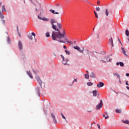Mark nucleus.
<instances>
[{"instance_id":"4c0bfd02","label":"nucleus","mask_w":129,"mask_h":129,"mask_svg":"<svg viewBox=\"0 0 129 129\" xmlns=\"http://www.w3.org/2000/svg\"><path fill=\"white\" fill-rule=\"evenodd\" d=\"M61 58L62 59L63 61H64V60H65V58L64 57V56L63 55H61Z\"/></svg>"},{"instance_id":"c03bdc74","label":"nucleus","mask_w":129,"mask_h":129,"mask_svg":"<svg viewBox=\"0 0 129 129\" xmlns=\"http://www.w3.org/2000/svg\"><path fill=\"white\" fill-rule=\"evenodd\" d=\"M125 84L126 85H128V81H126Z\"/></svg>"},{"instance_id":"aec40b11","label":"nucleus","mask_w":129,"mask_h":129,"mask_svg":"<svg viewBox=\"0 0 129 129\" xmlns=\"http://www.w3.org/2000/svg\"><path fill=\"white\" fill-rule=\"evenodd\" d=\"M105 14L106 17H108V15L109 14V12H108V9H106Z\"/></svg>"},{"instance_id":"20e7f679","label":"nucleus","mask_w":129,"mask_h":129,"mask_svg":"<svg viewBox=\"0 0 129 129\" xmlns=\"http://www.w3.org/2000/svg\"><path fill=\"white\" fill-rule=\"evenodd\" d=\"M103 86H104V83L101 82H100L97 85L98 88H101V87H103Z\"/></svg>"},{"instance_id":"c85d7f7f","label":"nucleus","mask_w":129,"mask_h":129,"mask_svg":"<svg viewBox=\"0 0 129 129\" xmlns=\"http://www.w3.org/2000/svg\"><path fill=\"white\" fill-rule=\"evenodd\" d=\"M105 59L103 60V59H102V62H108V60H107V57H105Z\"/></svg>"},{"instance_id":"2f4dec72","label":"nucleus","mask_w":129,"mask_h":129,"mask_svg":"<svg viewBox=\"0 0 129 129\" xmlns=\"http://www.w3.org/2000/svg\"><path fill=\"white\" fill-rule=\"evenodd\" d=\"M96 11L97 12H99V11H100V8H99V7H97V8H96Z\"/></svg>"},{"instance_id":"473e14b6","label":"nucleus","mask_w":129,"mask_h":129,"mask_svg":"<svg viewBox=\"0 0 129 129\" xmlns=\"http://www.w3.org/2000/svg\"><path fill=\"white\" fill-rule=\"evenodd\" d=\"M46 36L47 37H50V33L47 32V33H46Z\"/></svg>"},{"instance_id":"423d86ee","label":"nucleus","mask_w":129,"mask_h":129,"mask_svg":"<svg viewBox=\"0 0 129 129\" xmlns=\"http://www.w3.org/2000/svg\"><path fill=\"white\" fill-rule=\"evenodd\" d=\"M18 47H19L20 51L22 50V49H23V43H22V42H21V41H19Z\"/></svg>"},{"instance_id":"f257e3e1","label":"nucleus","mask_w":129,"mask_h":129,"mask_svg":"<svg viewBox=\"0 0 129 129\" xmlns=\"http://www.w3.org/2000/svg\"><path fill=\"white\" fill-rule=\"evenodd\" d=\"M54 23H56V21L54 19L51 20V24L52 25V28L55 31H57V32L53 31L52 33V39L54 41H59L60 42L62 41V39L64 38V35L66 34L65 32V30L62 29V33L60 32V30L56 27V26L54 25Z\"/></svg>"},{"instance_id":"f704fd0d","label":"nucleus","mask_w":129,"mask_h":129,"mask_svg":"<svg viewBox=\"0 0 129 129\" xmlns=\"http://www.w3.org/2000/svg\"><path fill=\"white\" fill-rule=\"evenodd\" d=\"M7 40L9 43H11V39H10V37H8Z\"/></svg>"},{"instance_id":"4468645a","label":"nucleus","mask_w":129,"mask_h":129,"mask_svg":"<svg viewBox=\"0 0 129 129\" xmlns=\"http://www.w3.org/2000/svg\"><path fill=\"white\" fill-rule=\"evenodd\" d=\"M114 76H117V78H118L119 80H120V76L118 75L117 73H113Z\"/></svg>"},{"instance_id":"72a5a7b5","label":"nucleus","mask_w":129,"mask_h":129,"mask_svg":"<svg viewBox=\"0 0 129 129\" xmlns=\"http://www.w3.org/2000/svg\"><path fill=\"white\" fill-rule=\"evenodd\" d=\"M65 52H66V54H67V55H70V52H69V51L65 50Z\"/></svg>"},{"instance_id":"13d9d810","label":"nucleus","mask_w":129,"mask_h":129,"mask_svg":"<svg viewBox=\"0 0 129 129\" xmlns=\"http://www.w3.org/2000/svg\"><path fill=\"white\" fill-rule=\"evenodd\" d=\"M111 58H109V62H111Z\"/></svg>"},{"instance_id":"bf43d9fd","label":"nucleus","mask_w":129,"mask_h":129,"mask_svg":"<svg viewBox=\"0 0 129 129\" xmlns=\"http://www.w3.org/2000/svg\"><path fill=\"white\" fill-rule=\"evenodd\" d=\"M87 74L89 75V72H88V71H87Z\"/></svg>"},{"instance_id":"09e8293b","label":"nucleus","mask_w":129,"mask_h":129,"mask_svg":"<svg viewBox=\"0 0 129 129\" xmlns=\"http://www.w3.org/2000/svg\"><path fill=\"white\" fill-rule=\"evenodd\" d=\"M18 35H19V36L20 37V38H21V33L18 32Z\"/></svg>"},{"instance_id":"cd10ccee","label":"nucleus","mask_w":129,"mask_h":129,"mask_svg":"<svg viewBox=\"0 0 129 129\" xmlns=\"http://www.w3.org/2000/svg\"><path fill=\"white\" fill-rule=\"evenodd\" d=\"M119 65L121 67H123V66H124V64H123V62H119Z\"/></svg>"},{"instance_id":"c756f323","label":"nucleus","mask_w":129,"mask_h":129,"mask_svg":"<svg viewBox=\"0 0 129 129\" xmlns=\"http://www.w3.org/2000/svg\"><path fill=\"white\" fill-rule=\"evenodd\" d=\"M92 83H91V82H88V83H87V86H92Z\"/></svg>"},{"instance_id":"6ab92c4d","label":"nucleus","mask_w":129,"mask_h":129,"mask_svg":"<svg viewBox=\"0 0 129 129\" xmlns=\"http://www.w3.org/2000/svg\"><path fill=\"white\" fill-rule=\"evenodd\" d=\"M42 21H44V22H49V18L44 17L42 18Z\"/></svg>"},{"instance_id":"ddd939ff","label":"nucleus","mask_w":129,"mask_h":129,"mask_svg":"<svg viewBox=\"0 0 129 129\" xmlns=\"http://www.w3.org/2000/svg\"><path fill=\"white\" fill-rule=\"evenodd\" d=\"M121 50H122V52L124 54V55H125V56H126V57H127V55L126 53V51L124 50V47H121Z\"/></svg>"},{"instance_id":"69168bd1","label":"nucleus","mask_w":129,"mask_h":129,"mask_svg":"<svg viewBox=\"0 0 129 129\" xmlns=\"http://www.w3.org/2000/svg\"><path fill=\"white\" fill-rule=\"evenodd\" d=\"M74 43H76V41H75L74 42Z\"/></svg>"},{"instance_id":"5fc2aeb1","label":"nucleus","mask_w":129,"mask_h":129,"mask_svg":"<svg viewBox=\"0 0 129 129\" xmlns=\"http://www.w3.org/2000/svg\"><path fill=\"white\" fill-rule=\"evenodd\" d=\"M126 76L129 77V74H126Z\"/></svg>"},{"instance_id":"ea45409f","label":"nucleus","mask_w":129,"mask_h":129,"mask_svg":"<svg viewBox=\"0 0 129 129\" xmlns=\"http://www.w3.org/2000/svg\"><path fill=\"white\" fill-rule=\"evenodd\" d=\"M43 12H44V9H42L40 11V16H41V14H42V13H43Z\"/></svg>"},{"instance_id":"9b49d317","label":"nucleus","mask_w":129,"mask_h":129,"mask_svg":"<svg viewBox=\"0 0 129 129\" xmlns=\"http://www.w3.org/2000/svg\"><path fill=\"white\" fill-rule=\"evenodd\" d=\"M36 80L38 81V82L39 83L40 86H42V81H41L40 77H36Z\"/></svg>"},{"instance_id":"393cba45","label":"nucleus","mask_w":129,"mask_h":129,"mask_svg":"<svg viewBox=\"0 0 129 129\" xmlns=\"http://www.w3.org/2000/svg\"><path fill=\"white\" fill-rule=\"evenodd\" d=\"M57 23V27L59 29H62V26L61 25V24L60 23Z\"/></svg>"},{"instance_id":"39448f33","label":"nucleus","mask_w":129,"mask_h":129,"mask_svg":"<svg viewBox=\"0 0 129 129\" xmlns=\"http://www.w3.org/2000/svg\"><path fill=\"white\" fill-rule=\"evenodd\" d=\"M32 35H28V38L29 39H30V40H33V36H34V37L35 38V37H36V34H35V33L32 32L31 33Z\"/></svg>"},{"instance_id":"680f3d73","label":"nucleus","mask_w":129,"mask_h":129,"mask_svg":"<svg viewBox=\"0 0 129 129\" xmlns=\"http://www.w3.org/2000/svg\"><path fill=\"white\" fill-rule=\"evenodd\" d=\"M94 13L95 14L97 13L96 12H95V11H94Z\"/></svg>"},{"instance_id":"e2e57ef3","label":"nucleus","mask_w":129,"mask_h":129,"mask_svg":"<svg viewBox=\"0 0 129 129\" xmlns=\"http://www.w3.org/2000/svg\"><path fill=\"white\" fill-rule=\"evenodd\" d=\"M127 40L129 41V38L128 37L127 38Z\"/></svg>"},{"instance_id":"5701e85b","label":"nucleus","mask_w":129,"mask_h":129,"mask_svg":"<svg viewBox=\"0 0 129 129\" xmlns=\"http://www.w3.org/2000/svg\"><path fill=\"white\" fill-rule=\"evenodd\" d=\"M60 114H61V117H62V118H63V119H65V120L66 121H67V120H66V117H65V116H64V114H63V113L61 112Z\"/></svg>"},{"instance_id":"338daca9","label":"nucleus","mask_w":129,"mask_h":129,"mask_svg":"<svg viewBox=\"0 0 129 129\" xmlns=\"http://www.w3.org/2000/svg\"><path fill=\"white\" fill-rule=\"evenodd\" d=\"M116 94H118V93H117H117H116Z\"/></svg>"},{"instance_id":"a211bd4d","label":"nucleus","mask_w":129,"mask_h":129,"mask_svg":"<svg viewBox=\"0 0 129 129\" xmlns=\"http://www.w3.org/2000/svg\"><path fill=\"white\" fill-rule=\"evenodd\" d=\"M98 91L97 90H95L93 91V96H96L97 95V93Z\"/></svg>"},{"instance_id":"de8ad7c7","label":"nucleus","mask_w":129,"mask_h":129,"mask_svg":"<svg viewBox=\"0 0 129 129\" xmlns=\"http://www.w3.org/2000/svg\"><path fill=\"white\" fill-rule=\"evenodd\" d=\"M63 48L64 49H67V47L65 45H63Z\"/></svg>"},{"instance_id":"f03ea898","label":"nucleus","mask_w":129,"mask_h":129,"mask_svg":"<svg viewBox=\"0 0 129 129\" xmlns=\"http://www.w3.org/2000/svg\"><path fill=\"white\" fill-rule=\"evenodd\" d=\"M61 41H58V42H59L60 43H65V42H68V43H69L70 44H72L71 41H68V39H67V37H66L65 34L64 35V37L61 39Z\"/></svg>"},{"instance_id":"b1692460","label":"nucleus","mask_w":129,"mask_h":129,"mask_svg":"<svg viewBox=\"0 0 129 129\" xmlns=\"http://www.w3.org/2000/svg\"><path fill=\"white\" fill-rule=\"evenodd\" d=\"M0 18L1 19H4V18H5V16H4V14H3V13L1 11H0Z\"/></svg>"},{"instance_id":"e433bc0d","label":"nucleus","mask_w":129,"mask_h":129,"mask_svg":"<svg viewBox=\"0 0 129 129\" xmlns=\"http://www.w3.org/2000/svg\"><path fill=\"white\" fill-rule=\"evenodd\" d=\"M38 19H39V20H42L43 19V18H42V17L40 16H38Z\"/></svg>"},{"instance_id":"9d476101","label":"nucleus","mask_w":129,"mask_h":129,"mask_svg":"<svg viewBox=\"0 0 129 129\" xmlns=\"http://www.w3.org/2000/svg\"><path fill=\"white\" fill-rule=\"evenodd\" d=\"M49 12L52 13V14H53V15H59V13L58 12H55V10H53L52 9H50L49 10Z\"/></svg>"},{"instance_id":"8fccbe9b","label":"nucleus","mask_w":129,"mask_h":129,"mask_svg":"<svg viewBox=\"0 0 129 129\" xmlns=\"http://www.w3.org/2000/svg\"><path fill=\"white\" fill-rule=\"evenodd\" d=\"M62 63L64 65H66V64H67V62H64V61H63Z\"/></svg>"},{"instance_id":"412c9836","label":"nucleus","mask_w":129,"mask_h":129,"mask_svg":"<svg viewBox=\"0 0 129 129\" xmlns=\"http://www.w3.org/2000/svg\"><path fill=\"white\" fill-rule=\"evenodd\" d=\"M90 77H91V78H95V74L93 73H91Z\"/></svg>"},{"instance_id":"f3484780","label":"nucleus","mask_w":129,"mask_h":129,"mask_svg":"<svg viewBox=\"0 0 129 129\" xmlns=\"http://www.w3.org/2000/svg\"><path fill=\"white\" fill-rule=\"evenodd\" d=\"M121 121L123 122V123H125L126 124H129L128 120H122Z\"/></svg>"},{"instance_id":"a18cd8bd","label":"nucleus","mask_w":129,"mask_h":129,"mask_svg":"<svg viewBox=\"0 0 129 129\" xmlns=\"http://www.w3.org/2000/svg\"><path fill=\"white\" fill-rule=\"evenodd\" d=\"M77 82V80L76 79H75L74 81H73V83H74V82Z\"/></svg>"},{"instance_id":"c9c22d12","label":"nucleus","mask_w":129,"mask_h":129,"mask_svg":"<svg viewBox=\"0 0 129 129\" xmlns=\"http://www.w3.org/2000/svg\"><path fill=\"white\" fill-rule=\"evenodd\" d=\"M95 17H96L97 19H98V15H97V13H95Z\"/></svg>"},{"instance_id":"4d7b16f0","label":"nucleus","mask_w":129,"mask_h":129,"mask_svg":"<svg viewBox=\"0 0 129 129\" xmlns=\"http://www.w3.org/2000/svg\"><path fill=\"white\" fill-rule=\"evenodd\" d=\"M119 83H120V84H121V81H120V79L119 80Z\"/></svg>"},{"instance_id":"dca6fc26","label":"nucleus","mask_w":129,"mask_h":129,"mask_svg":"<svg viewBox=\"0 0 129 129\" xmlns=\"http://www.w3.org/2000/svg\"><path fill=\"white\" fill-rule=\"evenodd\" d=\"M27 73L28 75H29V77H30L31 79H33V76L32 75V73H31L30 71L27 72Z\"/></svg>"},{"instance_id":"4be33fe9","label":"nucleus","mask_w":129,"mask_h":129,"mask_svg":"<svg viewBox=\"0 0 129 129\" xmlns=\"http://www.w3.org/2000/svg\"><path fill=\"white\" fill-rule=\"evenodd\" d=\"M115 112H116L117 113H121V109H116L115 110Z\"/></svg>"},{"instance_id":"3c124183","label":"nucleus","mask_w":129,"mask_h":129,"mask_svg":"<svg viewBox=\"0 0 129 129\" xmlns=\"http://www.w3.org/2000/svg\"><path fill=\"white\" fill-rule=\"evenodd\" d=\"M56 7H60V4H56Z\"/></svg>"},{"instance_id":"1a4fd4ad","label":"nucleus","mask_w":129,"mask_h":129,"mask_svg":"<svg viewBox=\"0 0 129 129\" xmlns=\"http://www.w3.org/2000/svg\"><path fill=\"white\" fill-rule=\"evenodd\" d=\"M41 8V4L38 3L37 5V8L35 9V11L37 12V11H39V10H40Z\"/></svg>"},{"instance_id":"7ed1b4c3","label":"nucleus","mask_w":129,"mask_h":129,"mask_svg":"<svg viewBox=\"0 0 129 129\" xmlns=\"http://www.w3.org/2000/svg\"><path fill=\"white\" fill-rule=\"evenodd\" d=\"M102 104H103L102 100H101L100 102L96 105V110H98L99 109H100V108L102 107Z\"/></svg>"},{"instance_id":"bb28decb","label":"nucleus","mask_w":129,"mask_h":129,"mask_svg":"<svg viewBox=\"0 0 129 129\" xmlns=\"http://www.w3.org/2000/svg\"><path fill=\"white\" fill-rule=\"evenodd\" d=\"M125 35L126 36H127V37H128L129 36V32H128V30H125Z\"/></svg>"},{"instance_id":"79ce46f5","label":"nucleus","mask_w":129,"mask_h":129,"mask_svg":"<svg viewBox=\"0 0 129 129\" xmlns=\"http://www.w3.org/2000/svg\"><path fill=\"white\" fill-rule=\"evenodd\" d=\"M87 111L88 112H91V111H92V110H87Z\"/></svg>"},{"instance_id":"a878e982","label":"nucleus","mask_w":129,"mask_h":129,"mask_svg":"<svg viewBox=\"0 0 129 129\" xmlns=\"http://www.w3.org/2000/svg\"><path fill=\"white\" fill-rule=\"evenodd\" d=\"M85 78H86V79H89V75L85 74Z\"/></svg>"},{"instance_id":"58836bf2","label":"nucleus","mask_w":129,"mask_h":129,"mask_svg":"<svg viewBox=\"0 0 129 129\" xmlns=\"http://www.w3.org/2000/svg\"><path fill=\"white\" fill-rule=\"evenodd\" d=\"M97 126H98V128L99 129H101V128H100V125H99V124H98L97 125Z\"/></svg>"},{"instance_id":"49530a36","label":"nucleus","mask_w":129,"mask_h":129,"mask_svg":"<svg viewBox=\"0 0 129 129\" xmlns=\"http://www.w3.org/2000/svg\"><path fill=\"white\" fill-rule=\"evenodd\" d=\"M2 22H3V23L4 24H5V23H6V21H5V20H2Z\"/></svg>"},{"instance_id":"a19ab883","label":"nucleus","mask_w":129,"mask_h":129,"mask_svg":"<svg viewBox=\"0 0 129 129\" xmlns=\"http://www.w3.org/2000/svg\"><path fill=\"white\" fill-rule=\"evenodd\" d=\"M127 96L128 97H129L128 96L126 95V94H123L122 95V97H123V96Z\"/></svg>"},{"instance_id":"37998d69","label":"nucleus","mask_w":129,"mask_h":129,"mask_svg":"<svg viewBox=\"0 0 129 129\" xmlns=\"http://www.w3.org/2000/svg\"><path fill=\"white\" fill-rule=\"evenodd\" d=\"M97 4V5H100V1H98Z\"/></svg>"},{"instance_id":"0eeeda50","label":"nucleus","mask_w":129,"mask_h":129,"mask_svg":"<svg viewBox=\"0 0 129 129\" xmlns=\"http://www.w3.org/2000/svg\"><path fill=\"white\" fill-rule=\"evenodd\" d=\"M73 48H74L76 50L79 51V52H80V53H83V50H81L79 46H74Z\"/></svg>"},{"instance_id":"f8f14e48","label":"nucleus","mask_w":129,"mask_h":129,"mask_svg":"<svg viewBox=\"0 0 129 129\" xmlns=\"http://www.w3.org/2000/svg\"><path fill=\"white\" fill-rule=\"evenodd\" d=\"M51 117H52L54 122L55 123H57V120H56V118H55V115H54V114L51 113Z\"/></svg>"},{"instance_id":"052dcab7","label":"nucleus","mask_w":129,"mask_h":129,"mask_svg":"<svg viewBox=\"0 0 129 129\" xmlns=\"http://www.w3.org/2000/svg\"><path fill=\"white\" fill-rule=\"evenodd\" d=\"M66 62H68V61H69L68 59H66Z\"/></svg>"},{"instance_id":"6e6d98bb","label":"nucleus","mask_w":129,"mask_h":129,"mask_svg":"<svg viewBox=\"0 0 129 129\" xmlns=\"http://www.w3.org/2000/svg\"><path fill=\"white\" fill-rule=\"evenodd\" d=\"M126 88L128 90H129V87H128V86H127V87H126Z\"/></svg>"},{"instance_id":"2eb2a0df","label":"nucleus","mask_w":129,"mask_h":129,"mask_svg":"<svg viewBox=\"0 0 129 129\" xmlns=\"http://www.w3.org/2000/svg\"><path fill=\"white\" fill-rule=\"evenodd\" d=\"M109 43L111 44L112 47H113V40H112V37L110 38V39L109 40Z\"/></svg>"},{"instance_id":"0e129e2a","label":"nucleus","mask_w":129,"mask_h":129,"mask_svg":"<svg viewBox=\"0 0 129 129\" xmlns=\"http://www.w3.org/2000/svg\"><path fill=\"white\" fill-rule=\"evenodd\" d=\"M66 3H67V0H65Z\"/></svg>"},{"instance_id":"6e6552de","label":"nucleus","mask_w":129,"mask_h":129,"mask_svg":"<svg viewBox=\"0 0 129 129\" xmlns=\"http://www.w3.org/2000/svg\"><path fill=\"white\" fill-rule=\"evenodd\" d=\"M103 117H105V119H107V118L109 117L108 113H107V112H105L104 114H103Z\"/></svg>"},{"instance_id":"864d4df0","label":"nucleus","mask_w":129,"mask_h":129,"mask_svg":"<svg viewBox=\"0 0 129 129\" xmlns=\"http://www.w3.org/2000/svg\"><path fill=\"white\" fill-rule=\"evenodd\" d=\"M116 65L117 66H118V65H119V62H116Z\"/></svg>"},{"instance_id":"7c9ffc66","label":"nucleus","mask_w":129,"mask_h":129,"mask_svg":"<svg viewBox=\"0 0 129 129\" xmlns=\"http://www.w3.org/2000/svg\"><path fill=\"white\" fill-rule=\"evenodd\" d=\"M4 11H6V8L5 7V5H3L2 6V12H4Z\"/></svg>"},{"instance_id":"603ef678","label":"nucleus","mask_w":129,"mask_h":129,"mask_svg":"<svg viewBox=\"0 0 129 129\" xmlns=\"http://www.w3.org/2000/svg\"><path fill=\"white\" fill-rule=\"evenodd\" d=\"M118 41H119V42L120 43V44L121 45H122V43H121V42L120 41V40H119V38H118Z\"/></svg>"},{"instance_id":"774afa93","label":"nucleus","mask_w":129,"mask_h":129,"mask_svg":"<svg viewBox=\"0 0 129 129\" xmlns=\"http://www.w3.org/2000/svg\"><path fill=\"white\" fill-rule=\"evenodd\" d=\"M38 96H40V94H38Z\"/></svg>"}]
</instances>
